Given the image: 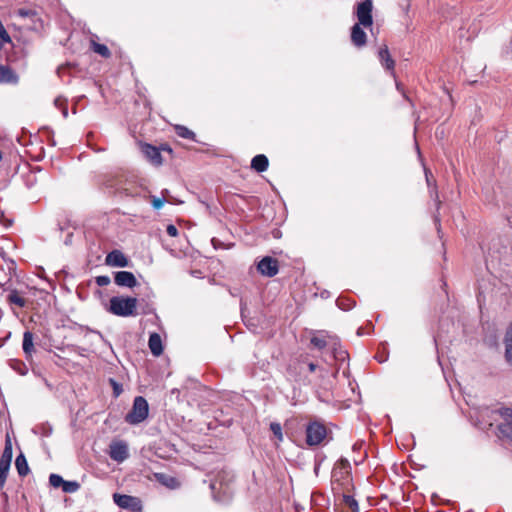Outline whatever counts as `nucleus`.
Segmentation results:
<instances>
[{
    "label": "nucleus",
    "mask_w": 512,
    "mask_h": 512,
    "mask_svg": "<svg viewBox=\"0 0 512 512\" xmlns=\"http://www.w3.org/2000/svg\"><path fill=\"white\" fill-rule=\"evenodd\" d=\"M137 299L134 297L113 296L109 301L107 311L120 317L136 315Z\"/></svg>",
    "instance_id": "nucleus-1"
},
{
    "label": "nucleus",
    "mask_w": 512,
    "mask_h": 512,
    "mask_svg": "<svg viewBox=\"0 0 512 512\" xmlns=\"http://www.w3.org/2000/svg\"><path fill=\"white\" fill-rule=\"evenodd\" d=\"M492 413H497L501 419L497 426L498 438L512 444V408L503 407Z\"/></svg>",
    "instance_id": "nucleus-2"
},
{
    "label": "nucleus",
    "mask_w": 512,
    "mask_h": 512,
    "mask_svg": "<svg viewBox=\"0 0 512 512\" xmlns=\"http://www.w3.org/2000/svg\"><path fill=\"white\" fill-rule=\"evenodd\" d=\"M148 413V402L144 397L137 396L134 399L131 411L125 417V421L132 425L139 424L148 417Z\"/></svg>",
    "instance_id": "nucleus-3"
},
{
    "label": "nucleus",
    "mask_w": 512,
    "mask_h": 512,
    "mask_svg": "<svg viewBox=\"0 0 512 512\" xmlns=\"http://www.w3.org/2000/svg\"><path fill=\"white\" fill-rule=\"evenodd\" d=\"M326 427L317 421L311 422L306 427V443L309 446H316L326 438Z\"/></svg>",
    "instance_id": "nucleus-4"
},
{
    "label": "nucleus",
    "mask_w": 512,
    "mask_h": 512,
    "mask_svg": "<svg viewBox=\"0 0 512 512\" xmlns=\"http://www.w3.org/2000/svg\"><path fill=\"white\" fill-rule=\"evenodd\" d=\"M306 363L307 355H300L291 359L287 368L289 376L296 381L307 378Z\"/></svg>",
    "instance_id": "nucleus-5"
},
{
    "label": "nucleus",
    "mask_w": 512,
    "mask_h": 512,
    "mask_svg": "<svg viewBox=\"0 0 512 512\" xmlns=\"http://www.w3.org/2000/svg\"><path fill=\"white\" fill-rule=\"evenodd\" d=\"M113 501L122 509H128L131 510L132 512L142 511V502L138 497L114 493Z\"/></svg>",
    "instance_id": "nucleus-6"
},
{
    "label": "nucleus",
    "mask_w": 512,
    "mask_h": 512,
    "mask_svg": "<svg viewBox=\"0 0 512 512\" xmlns=\"http://www.w3.org/2000/svg\"><path fill=\"white\" fill-rule=\"evenodd\" d=\"M373 3L372 0H364L357 5L356 16L358 23L363 27H371L373 24L372 18Z\"/></svg>",
    "instance_id": "nucleus-7"
},
{
    "label": "nucleus",
    "mask_w": 512,
    "mask_h": 512,
    "mask_svg": "<svg viewBox=\"0 0 512 512\" xmlns=\"http://www.w3.org/2000/svg\"><path fill=\"white\" fill-rule=\"evenodd\" d=\"M13 14L23 20H29L31 23L24 24L28 29L39 30L43 26L41 19L37 17V12L33 9L19 8Z\"/></svg>",
    "instance_id": "nucleus-8"
},
{
    "label": "nucleus",
    "mask_w": 512,
    "mask_h": 512,
    "mask_svg": "<svg viewBox=\"0 0 512 512\" xmlns=\"http://www.w3.org/2000/svg\"><path fill=\"white\" fill-rule=\"evenodd\" d=\"M257 270L263 276L273 277L279 271L278 261L273 257L266 256L258 262Z\"/></svg>",
    "instance_id": "nucleus-9"
},
{
    "label": "nucleus",
    "mask_w": 512,
    "mask_h": 512,
    "mask_svg": "<svg viewBox=\"0 0 512 512\" xmlns=\"http://www.w3.org/2000/svg\"><path fill=\"white\" fill-rule=\"evenodd\" d=\"M109 456L112 460L121 463L129 456L128 446L123 441L113 442L110 445Z\"/></svg>",
    "instance_id": "nucleus-10"
},
{
    "label": "nucleus",
    "mask_w": 512,
    "mask_h": 512,
    "mask_svg": "<svg viewBox=\"0 0 512 512\" xmlns=\"http://www.w3.org/2000/svg\"><path fill=\"white\" fill-rule=\"evenodd\" d=\"M114 282L117 286L133 288L138 282L132 272L129 271H118L114 274Z\"/></svg>",
    "instance_id": "nucleus-11"
},
{
    "label": "nucleus",
    "mask_w": 512,
    "mask_h": 512,
    "mask_svg": "<svg viewBox=\"0 0 512 512\" xmlns=\"http://www.w3.org/2000/svg\"><path fill=\"white\" fill-rule=\"evenodd\" d=\"M141 152L154 165L162 163L160 151L153 145L144 143L141 145Z\"/></svg>",
    "instance_id": "nucleus-12"
},
{
    "label": "nucleus",
    "mask_w": 512,
    "mask_h": 512,
    "mask_svg": "<svg viewBox=\"0 0 512 512\" xmlns=\"http://www.w3.org/2000/svg\"><path fill=\"white\" fill-rule=\"evenodd\" d=\"M105 262L107 265L112 267H126L128 265V259L119 250H113L108 253Z\"/></svg>",
    "instance_id": "nucleus-13"
},
{
    "label": "nucleus",
    "mask_w": 512,
    "mask_h": 512,
    "mask_svg": "<svg viewBox=\"0 0 512 512\" xmlns=\"http://www.w3.org/2000/svg\"><path fill=\"white\" fill-rule=\"evenodd\" d=\"M361 26L360 24H354L351 28V42L358 48L365 46L367 42V35Z\"/></svg>",
    "instance_id": "nucleus-14"
},
{
    "label": "nucleus",
    "mask_w": 512,
    "mask_h": 512,
    "mask_svg": "<svg viewBox=\"0 0 512 512\" xmlns=\"http://www.w3.org/2000/svg\"><path fill=\"white\" fill-rule=\"evenodd\" d=\"M378 57H379V60L382 64V66L386 70L391 71L392 76L395 77V73H394L395 61L392 59L390 52L388 50V47L386 45L379 49Z\"/></svg>",
    "instance_id": "nucleus-15"
},
{
    "label": "nucleus",
    "mask_w": 512,
    "mask_h": 512,
    "mask_svg": "<svg viewBox=\"0 0 512 512\" xmlns=\"http://www.w3.org/2000/svg\"><path fill=\"white\" fill-rule=\"evenodd\" d=\"M329 337H332L331 335H328L325 331H320L317 334L313 335L310 342L311 344L318 348V349H324L326 347L329 348L331 344V339Z\"/></svg>",
    "instance_id": "nucleus-16"
},
{
    "label": "nucleus",
    "mask_w": 512,
    "mask_h": 512,
    "mask_svg": "<svg viewBox=\"0 0 512 512\" xmlns=\"http://www.w3.org/2000/svg\"><path fill=\"white\" fill-rule=\"evenodd\" d=\"M329 338L331 339L329 349L332 352L333 358L338 361H344L348 357V354L341 348L339 339L336 336Z\"/></svg>",
    "instance_id": "nucleus-17"
},
{
    "label": "nucleus",
    "mask_w": 512,
    "mask_h": 512,
    "mask_svg": "<svg viewBox=\"0 0 512 512\" xmlns=\"http://www.w3.org/2000/svg\"><path fill=\"white\" fill-rule=\"evenodd\" d=\"M148 346L154 356H160L163 353L162 339L157 333L149 336Z\"/></svg>",
    "instance_id": "nucleus-18"
},
{
    "label": "nucleus",
    "mask_w": 512,
    "mask_h": 512,
    "mask_svg": "<svg viewBox=\"0 0 512 512\" xmlns=\"http://www.w3.org/2000/svg\"><path fill=\"white\" fill-rule=\"evenodd\" d=\"M18 76L8 66L0 65V83H17Z\"/></svg>",
    "instance_id": "nucleus-19"
},
{
    "label": "nucleus",
    "mask_w": 512,
    "mask_h": 512,
    "mask_svg": "<svg viewBox=\"0 0 512 512\" xmlns=\"http://www.w3.org/2000/svg\"><path fill=\"white\" fill-rule=\"evenodd\" d=\"M269 166L268 158L264 154H258L252 158L251 168L256 172H264Z\"/></svg>",
    "instance_id": "nucleus-20"
},
{
    "label": "nucleus",
    "mask_w": 512,
    "mask_h": 512,
    "mask_svg": "<svg viewBox=\"0 0 512 512\" xmlns=\"http://www.w3.org/2000/svg\"><path fill=\"white\" fill-rule=\"evenodd\" d=\"M12 456H13L12 443H11V440L9 438H7L5 441L4 449L1 453L0 464H4V465L6 464V465L10 466L11 461H12Z\"/></svg>",
    "instance_id": "nucleus-21"
},
{
    "label": "nucleus",
    "mask_w": 512,
    "mask_h": 512,
    "mask_svg": "<svg viewBox=\"0 0 512 512\" xmlns=\"http://www.w3.org/2000/svg\"><path fill=\"white\" fill-rule=\"evenodd\" d=\"M505 344H506V360L512 365V323L509 325L506 336H505Z\"/></svg>",
    "instance_id": "nucleus-22"
},
{
    "label": "nucleus",
    "mask_w": 512,
    "mask_h": 512,
    "mask_svg": "<svg viewBox=\"0 0 512 512\" xmlns=\"http://www.w3.org/2000/svg\"><path fill=\"white\" fill-rule=\"evenodd\" d=\"M22 348L26 355H31L34 351L33 334L30 331H26L23 334Z\"/></svg>",
    "instance_id": "nucleus-23"
},
{
    "label": "nucleus",
    "mask_w": 512,
    "mask_h": 512,
    "mask_svg": "<svg viewBox=\"0 0 512 512\" xmlns=\"http://www.w3.org/2000/svg\"><path fill=\"white\" fill-rule=\"evenodd\" d=\"M15 466L20 476H25L29 472L27 460L23 454L16 457Z\"/></svg>",
    "instance_id": "nucleus-24"
},
{
    "label": "nucleus",
    "mask_w": 512,
    "mask_h": 512,
    "mask_svg": "<svg viewBox=\"0 0 512 512\" xmlns=\"http://www.w3.org/2000/svg\"><path fill=\"white\" fill-rule=\"evenodd\" d=\"M157 480L165 485L168 488L175 489L179 487V482L176 478L165 475V474H156Z\"/></svg>",
    "instance_id": "nucleus-25"
},
{
    "label": "nucleus",
    "mask_w": 512,
    "mask_h": 512,
    "mask_svg": "<svg viewBox=\"0 0 512 512\" xmlns=\"http://www.w3.org/2000/svg\"><path fill=\"white\" fill-rule=\"evenodd\" d=\"M7 300L10 304H14L21 308L26 305V300L18 294L16 289L10 291Z\"/></svg>",
    "instance_id": "nucleus-26"
},
{
    "label": "nucleus",
    "mask_w": 512,
    "mask_h": 512,
    "mask_svg": "<svg viewBox=\"0 0 512 512\" xmlns=\"http://www.w3.org/2000/svg\"><path fill=\"white\" fill-rule=\"evenodd\" d=\"M176 133L179 137L189 140L195 139V133L185 126L177 125L175 127Z\"/></svg>",
    "instance_id": "nucleus-27"
},
{
    "label": "nucleus",
    "mask_w": 512,
    "mask_h": 512,
    "mask_svg": "<svg viewBox=\"0 0 512 512\" xmlns=\"http://www.w3.org/2000/svg\"><path fill=\"white\" fill-rule=\"evenodd\" d=\"M343 503L347 506L352 512H359L358 502L351 495L343 496Z\"/></svg>",
    "instance_id": "nucleus-28"
},
{
    "label": "nucleus",
    "mask_w": 512,
    "mask_h": 512,
    "mask_svg": "<svg viewBox=\"0 0 512 512\" xmlns=\"http://www.w3.org/2000/svg\"><path fill=\"white\" fill-rule=\"evenodd\" d=\"M92 48L95 53L101 55L102 57L108 58L110 56V51L104 44L92 42Z\"/></svg>",
    "instance_id": "nucleus-29"
},
{
    "label": "nucleus",
    "mask_w": 512,
    "mask_h": 512,
    "mask_svg": "<svg viewBox=\"0 0 512 512\" xmlns=\"http://www.w3.org/2000/svg\"><path fill=\"white\" fill-rule=\"evenodd\" d=\"M166 194H168V190L165 189V190L162 191V195H163L162 198L151 196V204H152L154 209L159 210V209H161L164 206V203L166 201L165 200V195Z\"/></svg>",
    "instance_id": "nucleus-30"
},
{
    "label": "nucleus",
    "mask_w": 512,
    "mask_h": 512,
    "mask_svg": "<svg viewBox=\"0 0 512 512\" xmlns=\"http://www.w3.org/2000/svg\"><path fill=\"white\" fill-rule=\"evenodd\" d=\"M80 488V485L76 481H64L62 490L65 493H74Z\"/></svg>",
    "instance_id": "nucleus-31"
},
{
    "label": "nucleus",
    "mask_w": 512,
    "mask_h": 512,
    "mask_svg": "<svg viewBox=\"0 0 512 512\" xmlns=\"http://www.w3.org/2000/svg\"><path fill=\"white\" fill-rule=\"evenodd\" d=\"M9 469H10V466L8 465H4V464H0V490L3 489L5 483H6V479H7V476H8V473H9Z\"/></svg>",
    "instance_id": "nucleus-32"
},
{
    "label": "nucleus",
    "mask_w": 512,
    "mask_h": 512,
    "mask_svg": "<svg viewBox=\"0 0 512 512\" xmlns=\"http://www.w3.org/2000/svg\"><path fill=\"white\" fill-rule=\"evenodd\" d=\"M270 430L274 434V436L278 439V441L283 440V433H282V427L280 423L272 422L270 424Z\"/></svg>",
    "instance_id": "nucleus-33"
},
{
    "label": "nucleus",
    "mask_w": 512,
    "mask_h": 512,
    "mask_svg": "<svg viewBox=\"0 0 512 512\" xmlns=\"http://www.w3.org/2000/svg\"><path fill=\"white\" fill-rule=\"evenodd\" d=\"M64 479L58 474H51L49 477V483L54 488L63 487Z\"/></svg>",
    "instance_id": "nucleus-34"
},
{
    "label": "nucleus",
    "mask_w": 512,
    "mask_h": 512,
    "mask_svg": "<svg viewBox=\"0 0 512 512\" xmlns=\"http://www.w3.org/2000/svg\"><path fill=\"white\" fill-rule=\"evenodd\" d=\"M54 104H55L56 107L61 109L63 116L66 118L68 116V109H67V106H66V100L64 98H62V97H57L54 100Z\"/></svg>",
    "instance_id": "nucleus-35"
},
{
    "label": "nucleus",
    "mask_w": 512,
    "mask_h": 512,
    "mask_svg": "<svg viewBox=\"0 0 512 512\" xmlns=\"http://www.w3.org/2000/svg\"><path fill=\"white\" fill-rule=\"evenodd\" d=\"M95 282L98 286L103 287L110 284L111 280L110 277L107 275H100L95 278Z\"/></svg>",
    "instance_id": "nucleus-36"
},
{
    "label": "nucleus",
    "mask_w": 512,
    "mask_h": 512,
    "mask_svg": "<svg viewBox=\"0 0 512 512\" xmlns=\"http://www.w3.org/2000/svg\"><path fill=\"white\" fill-rule=\"evenodd\" d=\"M110 383L113 387V391L115 396H119L122 392V387L119 383H117L114 379H110Z\"/></svg>",
    "instance_id": "nucleus-37"
},
{
    "label": "nucleus",
    "mask_w": 512,
    "mask_h": 512,
    "mask_svg": "<svg viewBox=\"0 0 512 512\" xmlns=\"http://www.w3.org/2000/svg\"><path fill=\"white\" fill-rule=\"evenodd\" d=\"M317 365L314 363V362H311L307 359V363H306V373H313L317 370Z\"/></svg>",
    "instance_id": "nucleus-38"
},
{
    "label": "nucleus",
    "mask_w": 512,
    "mask_h": 512,
    "mask_svg": "<svg viewBox=\"0 0 512 512\" xmlns=\"http://www.w3.org/2000/svg\"><path fill=\"white\" fill-rule=\"evenodd\" d=\"M222 486H223V482H222V479H216L215 481H213L211 484H210V488L212 491H215L217 489H222Z\"/></svg>",
    "instance_id": "nucleus-39"
},
{
    "label": "nucleus",
    "mask_w": 512,
    "mask_h": 512,
    "mask_svg": "<svg viewBox=\"0 0 512 512\" xmlns=\"http://www.w3.org/2000/svg\"><path fill=\"white\" fill-rule=\"evenodd\" d=\"M166 231H167V234H168L169 236H171V237H176V236L178 235V230H177V228H176L174 225H172V224H170V225H168V226H167Z\"/></svg>",
    "instance_id": "nucleus-40"
},
{
    "label": "nucleus",
    "mask_w": 512,
    "mask_h": 512,
    "mask_svg": "<svg viewBox=\"0 0 512 512\" xmlns=\"http://www.w3.org/2000/svg\"><path fill=\"white\" fill-rule=\"evenodd\" d=\"M425 177H426V181H427V184L428 186L431 185V178H432V174L431 172L425 168Z\"/></svg>",
    "instance_id": "nucleus-41"
},
{
    "label": "nucleus",
    "mask_w": 512,
    "mask_h": 512,
    "mask_svg": "<svg viewBox=\"0 0 512 512\" xmlns=\"http://www.w3.org/2000/svg\"><path fill=\"white\" fill-rule=\"evenodd\" d=\"M435 200H436L437 207H439V206H440V204H441V202H440V201H439V199H438V193H437V191H435Z\"/></svg>",
    "instance_id": "nucleus-42"
},
{
    "label": "nucleus",
    "mask_w": 512,
    "mask_h": 512,
    "mask_svg": "<svg viewBox=\"0 0 512 512\" xmlns=\"http://www.w3.org/2000/svg\"><path fill=\"white\" fill-rule=\"evenodd\" d=\"M436 224H437V231L440 233V223L438 217L435 218Z\"/></svg>",
    "instance_id": "nucleus-43"
},
{
    "label": "nucleus",
    "mask_w": 512,
    "mask_h": 512,
    "mask_svg": "<svg viewBox=\"0 0 512 512\" xmlns=\"http://www.w3.org/2000/svg\"><path fill=\"white\" fill-rule=\"evenodd\" d=\"M337 303H338V305H339V307H340V308H344V307L342 306V303H341V301H340V300H338V301H337Z\"/></svg>",
    "instance_id": "nucleus-44"
},
{
    "label": "nucleus",
    "mask_w": 512,
    "mask_h": 512,
    "mask_svg": "<svg viewBox=\"0 0 512 512\" xmlns=\"http://www.w3.org/2000/svg\"><path fill=\"white\" fill-rule=\"evenodd\" d=\"M489 412H490V411H489L488 409H485V410L483 411V413H484V414H488Z\"/></svg>",
    "instance_id": "nucleus-45"
},
{
    "label": "nucleus",
    "mask_w": 512,
    "mask_h": 512,
    "mask_svg": "<svg viewBox=\"0 0 512 512\" xmlns=\"http://www.w3.org/2000/svg\"><path fill=\"white\" fill-rule=\"evenodd\" d=\"M396 87L398 90H400V85L398 83L396 84Z\"/></svg>",
    "instance_id": "nucleus-46"
},
{
    "label": "nucleus",
    "mask_w": 512,
    "mask_h": 512,
    "mask_svg": "<svg viewBox=\"0 0 512 512\" xmlns=\"http://www.w3.org/2000/svg\"><path fill=\"white\" fill-rule=\"evenodd\" d=\"M2 160V152L0 151V161Z\"/></svg>",
    "instance_id": "nucleus-47"
},
{
    "label": "nucleus",
    "mask_w": 512,
    "mask_h": 512,
    "mask_svg": "<svg viewBox=\"0 0 512 512\" xmlns=\"http://www.w3.org/2000/svg\"><path fill=\"white\" fill-rule=\"evenodd\" d=\"M0 287H2V284L0 283Z\"/></svg>",
    "instance_id": "nucleus-48"
}]
</instances>
